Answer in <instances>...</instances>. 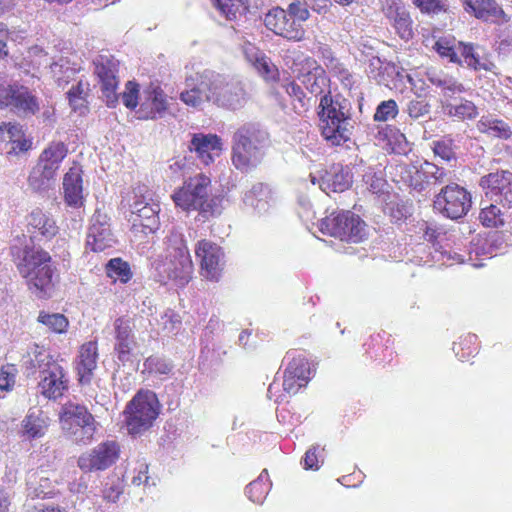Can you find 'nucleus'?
Listing matches in <instances>:
<instances>
[{"label": "nucleus", "instance_id": "nucleus-60", "mask_svg": "<svg viewBox=\"0 0 512 512\" xmlns=\"http://www.w3.org/2000/svg\"><path fill=\"white\" fill-rule=\"evenodd\" d=\"M430 111L429 104L423 99L412 100L408 104V114L412 118H419Z\"/></svg>", "mask_w": 512, "mask_h": 512}, {"label": "nucleus", "instance_id": "nucleus-57", "mask_svg": "<svg viewBox=\"0 0 512 512\" xmlns=\"http://www.w3.org/2000/svg\"><path fill=\"white\" fill-rule=\"evenodd\" d=\"M137 218L134 219V222L139 221V225L144 228L153 229V226L157 222V215L152 206L149 204L147 206H143L141 208V212L135 215Z\"/></svg>", "mask_w": 512, "mask_h": 512}, {"label": "nucleus", "instance_id": "nucleus-35", "mask_svg": "<svg viewBox=\"0 0 512 512\" xmlns=\"http://www.w3.org/2000/svg\"><path fill=\"white\" fill-rule=\"evenodd\" d=\"M245 89L239 85L216 90L215 103L232 110L241 108L247 102Z\"/></svg>", "mask_w": 512, "mask_h": 512}, {"label": "nucleus", "instance_id": "nucleus-4", "mask_svg": "<svg viewBox=\"0 0 512 512\" xmlns=\"http://www.w3.org/2000/svg\"><path fill=\"white\" fill-rule=\"evenodd\" d=\"M33 366L38 369L40 394L48 400L61 399L69 390V377L58 357L35 345Z\"/></svg>", "mask_w": 512, "mask_h": 512}, {"label": "nucleus", "instance_id": "nucleus-58", "mask_svg": "<svg viewBox=\"0 0 512 512\" xmlns=\"http://www.w3.org/2000/svg\"><path fill=\"white\" fill-rule=\"evenodd\" d=\"M425 168L428 170L426 173L429 176L430 182L433 180L435 184H442L450 179V172L432 162L425 161Z\"/></svg>", "mask_w": 512, "mask_h": 512}, {"label": "nucleus", "instance_id": "nucleus-59", "mask_svg": "<svg viewBox=\"0 0 512 512\" xmlns=\"http://www.w3.org/2000/svg\"><path fill=\"white\" fill-rule=\"evenodd\" d=\"M7 133V141L9 143L14 142V140L21 138L22 134L24 133L23 127L18 123H6L3 122L0 124V135H3L4 133Z\"/></svg>", "mask_w": 512, "mask_h": 512}, {"label": "nucleus", "instance_id": "nucleus-13", "mask_svg": "<svg viewBox=\"0 0 512 512\" xmlns=\"http://www.w3.org/2000/svg\"><path fill=\"white\" fill-rule=\"evenodd\" d=\"M93 65L106 105L116 107L119 101V60L108 52H102L93 60Z\"/></svg>", "mask_w": 512, "mask_h": 512}, {"label": "nucleus", "instance_id": "nucleus-12", "mask_svg": "<svg viewBox=\"0 0 512 512\" xmlns=\"http://www.w3.org/2000/svg\"><path fill=\"white\" fill-rule=\"evenodd\" d=\"M194 253L199 264L200 276L208 282H219L226 267L224 248L218 243L204 238L196 242Z\"/></svg>", "mask_w": 512, "mask_h": 512}, {"label": "nucleus", "instance_id": "nucleus-61", "mask_svg": "<svg viewBox=\"0 0 512 512\" xmlns=\"http://www.w3.org/2000/svg\"><path fill=\"white\" fill-rule=\"evenodd\" d=\"M13 89L14 83H7L5 77L0 74V109L9 107V101L11 99Z\"/></svg>", "mask_w": 512, "mask_h": 512}, {"label": "nucleus", "instance_id": "nucleus-42", "mask_svg": "<svg viewBox=\"0 0 512 512\" xmlns=\"http://www.w3.org/2000/svg\"><path fill=\"white\" fill-rule=\"evenodd\" d=\"M105 271L109 278L119 280L123 284L128 283L133 276L129 263L120 257L110 259Z\"/></svg>", "mask_w": 512, "mask_h": 512}, {"label": "nucleus", "instance_id": "nucleus-34", "mask_svg": "<svg viewBox=\"0 0 512 512\" xmlns=\"http://www.w3.org/2000/svg\"><path fill=\"white\" fill-rule=\"evenodd\" d=\"M244 53L247 60L255 67L258 73L266 80H275L278 71L270 64L269 59L258 48L252 44L244 47Z\"/></svg>", "mask_w": 512, "mask_h": 512}, {"label": "nucleus", "instance_id": "nucleus-17", "mask_svg": "<svg viewBox=\"0 0 512 512\" xmlns=\"http://www.w3.org/2000/svg\"><path fill=\"white\" fill-rule=\"evenodd\" d=\"M264 25L274 34L291 41H302L306 31L303 26L291 20L287 10L281 7H273L264 17Z\"/></svg>", "mask_w": 512, "mask_h": 512}, {"label": "nucleus", "instance_id": "nucleus-62", "mask_svg": "<svg viewBox=\"0 0 512 512\" xmlns=\"http://www.w3.org/2000/svg\"><path fill=\"white\" fill-rule=\"evenodd\" d=\"M25 512H68L64 507L56 504L35 503L25 504Z\"/></svg>", "mask_w": 512, "mask_h": 512}, {"label": "nucleus", "instance_id": "nucleus-10", "mask_svg": "<svg viewBox=\"0 0 512 512\" xmlns=\"http://www.w3.org/2000/svg\"><path fill=\"white\" fill-rule=\"evenodd\" d=\"M159 276L171 280L178 287L186 286L192 279L194 265L184 241L167 249L165 259L156 266Z\"/></svg>", "mask_w": 512, "mask_h": 512}, {"label": "nucleus", "instance_id": "nucleus-16", "mask_svg": "<svg viewBox=\"0 0 512 512\" xmlns=\"http://www.w3.org/2000/svg\"><path fill=\"white\" fill-rule=\"evenodd\" d=\"M170 103L167 94L159 83L151 82L142 92L139 108L136 110L140 120H156L165 115Z\"/></svg>", "mask_w": 512, "mask_h": 512}, {"label": "nucleus", "instance_id": "nucleus-5", "mask_svg": "<svg viewBox=\"0 0 512 512\" xmlns=\"http://www.w3.org/2000/svg\"><path fill=\"white\" fill-rule=\"evenodd\" d=\"M317 113L321 135L327 142L338 146L350 139L348 111L330 93L321 97Z\"/></svg>", "mask_w": 512, "mask_h": 512}, {"label": "nucleus", "instance_id": "nucleus-38", "mask_svg": "<svg viewBox=\"0 0 512 512\" xmlns=\"http://www.w3.org/2000/svg\"><path fill=\"white\" fill-rule=\"evenodd\" d=\"M28 225L46 238H52L58 233L55 220L40 208L32 210L29 214Z\"/></svg>", "mask_w": 512, "mask_h": 512}, {"label": "nucleus", "instance_id": "nucleus-14", "mask_svg": "<svg viewBox=\"0 0 512 512\" xmlns=\"http://www.w3.org/2000/svg\"><path fill=\"white\" fill-rule=\"evenodd\" d=\"M121 447L115 440L99 443L91 451L78 458V467L84 472L104 471L120 458Z\"/></svg>", "mask_w": 512, "mask_h": 512}, {"label": "nucleus", "instance_id": "nucleus-36", "mask_svg": "<svg viewBox=\"0 0 512 512\" xmlns=\"http://www.w3.org/2000/svg\"><path fill=\"white\" fill-rule=\"evenodd\" d=\"M428 170L425 168V161L419 165H405L401 167V173L403 174V180L407 185L414 190L423 191L431 183L428 174Z\"/></svg>", "mask_w": 512, "mask_h": 512}, {"label": "nucleus", "instance_id": "nucleus-47", "mask_svg": "<svg viewBox=\"0 0 512 512\" xmlns=\"http://www.w3.org/2000/svg\"><path fill=\"white\" fill-rule=\"evenodd\" d=\"M172 369L173 365L170 362L164 358L152 355L145 359L142 373L148 376H162L170 374Z\"/></svg>", "mask_w": 512, "mask_h": 512}, {"label": "nucleus", "instance_id": "nucleus-28", "mask_svg": "<svg viewBox=\"0 0 512 512\" xmlns=\"http://www.w3.org/2000/svg\"><path fill=\"white\" fill-rule=\"evenodd\" d=\"M374 142L376 146L388 153H402L407 144L406 137L400 129L388 124L377 127Z\"/></svg>", "mask_w": 512, "mask_h": 512}, {"label": "nucleus", "instance_id": "nucleus-37", "mask_svg": "<svg viewBox=\"0 0 512 512\" xmlns=\"http://www.w3.org/2000/svg\"><path fill=\"white\" fill-rule=\"evenodd\" d=\"M459 42L460 41H457L452 35L440 36L435 40L432 49L440 58L447 59L453 64L462 65L461 57L458 54Z\"/></svg>", "mask_w": 512, "mask_h": 512}, {"label": "nucleus", "instance_id": "nucleus-11", "mask_svg": "<svg viewBox=\"0 0 512 512\" xmlns=\"http://www.w3.org/2000/svg\"><path fill=\"white\" fill-rule=\"evenodd\" d=\"M471 206V193L457 183H450L442 187L433 200L434 209L452 220L466 216Z\"/></svg>", "mask_w": 512, "mask_h": 512}, {"label": "nucleus", "instance_id": "nucleus-33", "mask_svg": "<svg viewBox=\"0 0 512 512\" xmlns=\"http://www.w3.org/2000/svg\"><path fill=\"white\" fill-rule=\"evenodd\" d=\"M306 61L311 70L301 74L299 80L311 94L315 96L320 95L324 92L328 83L326 72L322 67L317 65L315 60L308 58Z\"/></svg>", "mask_w": 512, "mask_h": 512}, {"label": "nucleus", "instance_id": "nucleus-15", "mask_svg": "<svg viewBox=\"0 0 512 512\" xmlns=\"http://www.w3.org/2000/svg\"><path fill=\"white\" fill-rule=\"evenodd\" d=\"M186 89L180 93V100L187 106L200 108L206 101L215 103L216 90L219 89L216 81L208 74H196L186 78Z\"/></svg>", "mask_w": 512, "mask_h": 512}, {"label": "nucleus", "instance_id": "nucleus-64", "mask_svg": "<svg viewBox=\"0 0 512 512\" xmlns=\"http://www.w3.org/2000/svg\"><path fill=\"white\" fill-rule=\"evenodd\" d=\"M10 32L8 28L0 22V58L4 59L8 57L9 50L7 46V41L9 39Z\"/></svg>", "mask_w": 512, "mask_h": 512}, {"label": "nucleus", "instance_id": "nucleus-23", "mask_svg": "<svg viewBox=\"0 0 512 512\" xmlns=\"http://www.w3.org/2000/svg\"><path fill=\"white\" fill-rule=\"evenodd\" d=\"M98 356L97 341H88L79 347L75 363L79 384L88 385L91 383L94 370L97 368Z\"/></svg>", "mask_w": 512, "mask_h": 512}, {"label": "nucleus", "instance_id": "nucleus-30", "mask_svg": "<svg viewBox=\"0 0 512 512\" xmlns=\"http://www.w3.org/2000/svg\"><path fill=\"white\" fill-rule=\"evenodd\" d=\"M50 424L51 419L42 409H29L22 420V436L29 440L42 438Z\"/></svg>", "mask_w": 512, "mask_h": 512}, {"label": "nucleus", "instance_id": "nucleus-44", "mask_svg": "<svg viewBox=\"0 0 512 512\" xmlns=\"http://www.w3.org/2000/svg\"><path fill=\"white\" fill-rule=\"evenodd\" d=\"M478 350L479 342L478 337L475 334L461 336L457 342L453 343V351L462 361L476 355Z\"/></svg>", "mask_w": 512, "mask_h": 512}, {"label": "nucleus", "instance_id": "nucleus-49", "mask_svg": "<svg viewBox=\"0 0 512 512\" xmlns=\"http://www.w3.org/2000/svg\"><path fill=\"white\" fill-rule=\"evenodd\" d=\"M479 220L487 228H498L504 225L503 214L500 208L494 204L481 209Z\"/></svg>", "mask_w": 512, "mask_h": 512}, {"label": "nucleus", "instance_id": "nucleus-55", "mask_svg": "<svg viewBox=\"0 0 512 512\" xmlns=\"http://www.w3.org/2000/svg\"><path fill=\"white\" fill-rule=\"evenodd\" d=\"M123 493V486L119 479L107 481L102 491L103 499L110 503H116Z\"/></svg>", "mask_w": 512, "mask_h": 512}, {"label": "nucleus", "instance_id": "nucleus-40", "mask_svg": "<svg viewBox=\"0 0 512 512\" xmlns=\"http://www.w3.org/2000/svg\"><path fill=\"white\" fill-rule=\"evenodd\" d=\"M478 130L482 133L491 134L501 139H509L512 136L510 126L501 119L482 117L477 123Z\"/></svg>", "mask_w": 512, "mask_h": 512}, {"label": "nucleus", "instance_id": "nucleus-3", "mask_svg": "<svg viewBox=\"0 0 512 512\" xmlns=\"http://www.w3.org/2000/svg\"><path fill=\"white\" fill-rule=\"evenodd\" d=\"M267 134L255 125L240 127L233 136L231 161L233 166L244 173L260 165L265 156Z\"/></svg>", "mask_w": 512, "mask_h": 512}, {"label": "nucleus", "instance_id": "nucleus-24", "mask_svg": "<svg viewBox=\"0 0 512 512\" xmlns=\"http://www.w3.org/2000/svg\"><path fill=\"white\" fill-rule=\"evenodd\" d=\"M115 345L114 351L119 361L125 363L130 361L132 352L136 346L135 337L128 317H118L114 321Z\"/></svg>", "mask_w": 512, "mask_h": 512}, {"label": "nucleus", "instance_id": "nucleus-31", "mask_svg": "<svg viewBox=\"0 0 512 512\" xmlns=\"http://www.w3.org/2000/svg\"><path fill=\"white\" fill-rule=\"evenodd\" d=\"M352 184L350 172L341 165H333L320 181V188L327 194L331 192H343Z\"/></svg>", "mask_w": 512, "mask_h": 512}, {"label": "nucleus", "instance_id": "nucleus-56", "mask_svg": "<svg viewBox=\"0 0 512 512\" xmlns=\"http://www.w3.org/2000/svg\"><path fill=\"white\" fill-rule=\"evenodd\" d=\"M412 2L424 14H439L446 11L443 0H412Z\"/></svg>", "mask_w": 512, "mask_h": 512}, {"label": "nucleus", "instance_id": "nucleus-26", "mask_svg": "<svg viewBox=\"0 0 512 512\" xmlns=\"http://www.w3.org/2000/svg\"><path fill=\"white\" fill-rule=\"evenodd\" d=\"M116 243L110 225L105 221H100L99 217H93L89 226L85 248L91 252L99 253L111 248Z\"/></svg>", "mask_w": 512, "mask_h": 512}, {"label": "nucleus", "instance_id": "nucleus-54", "mask_svg": "<svg viewBox=\"0 0 512 512\" xmlns=\"http://www.w3.org/2000/svg\"><path fill=\"white\" fill-rule=\"evenodd\" d=\"M287 12L291 20H296L300 23L305 22L310 17V12L306 2L295 0L288 5Z\"/></svg>", "mask_w": 512, "mask_h": 512}, {"label": "nucleus", "instance_id": "nucleus-39", "mask_svg": "<svg viewBox=\"0 0 512 512\" xmlns=\"http://www.w3.org/2000/svg\"><path fill=\"white\" fill-rule=\"evenodd\" d=\"M37 322L44 325L49 332L54 334H65L69 328L68 318L61 313H49L41 310Z\"/></svg>", "mask_w": 512, "mask_h": 512}, {"label": "nucleus", "instance_id": "nucleus-9", "mask_svg": "<svg viewBox=\"0 0 512 512\" xmlns=\"http://www.w3.org/2000/svg\"><path fill=\"white\" fill-rule=\"evenodd\" d=\"M68 155V147L62 141H52L41 152L36 166L28 177L29 186L35 191L50 188L56 180L62 161Z\"/></svg>", "mask_w": 512, "mask_h": 512}, {"label": "nucleus", "instance_id": "nucleus-8", "mask_svg": "<svg viewBox=\"0 0 512 512\" xmlns=\"http://www.w3.org/2000/svg\"><path fill=\"white\" fill-rule=\"evenodd\" d=\"M324 235L347 243H359L366 237V223L350 210L333 211L319 221Z\"/></svg>", "mask_w": 512, "mask_h": 512}, {"label": "nucleus", "instance_id": "nucleus-19", "mask_svg": "<svg viewBox=\"0 0 512 512\" xmlns=\"http://www.w3.org/2000/svg\"><path fill=\"white\" fill-rule=\"evenodd\" d=\"M464 11L476 19L495 25L510 21L509 15L496 0H462Z\"/></svg>", "mask_w": 512, "mask_h": 512}, {"label": "nucleus", "instance_id": "nucleus-48", "mask_svg": "<svg viewBox=\"0 0 512 512\" xmlns=\"http://www.w3.org/2000/svg\"><path fill=\"white\" fill-rule=\"evenodd\" d=\"M123 105L129 110H136L140 105V85L135 80H129L125 83L124 91L119 94Z\"/></svg>", "mask_w": 512, "mask_h": 512}, {"label": "nucleus", "instance_id": "nucleus-41", "mask_svg": "<svg viewBox=\"0 0 512 512\" xmlns=\"http://www.w3.org/2000/svg\"><path fill=\"white\" fill-rule=\"evenodd\" d=\"M285 91L291 99L295 113L302 115L308 111L311 106V98L306 96L300 85L291 81L285 85Z\"/></svg>", "mask_w": 512, "mask_h": 512}, {"label": "nucleus", "instance_id": "nucleus-1", "mask_svg": "<svg viewBox=\"0 0 512 512\" xmlns=\"http://www.w3.org/2000/svg\"><path fill=\"white\" fill-rule=\"evenodd\" d=\"M12 261L24 279L27 290L37 299L47 300L55 290L56 267L52 256L42 247H11Z\"/></svg>", "mask_w": 512, "mask_h": 512}, {"label": "nucleus", "instance_id": "nucleus-18", "mask_svg": "<svg viewBox=\"0 0 512 512\" xmlns=\"http://www.w3.org/2000/svg\"><path fill=\"white\" fill-rule=\"evenodd\" d=\"M480 186L495 202L512 207V172L500 170L483 176Z\"/></svg>", "mask_w": 512, "mask_h": 512}, {"label": "nucleus", "instance_id": "nucleus-46", "mask_svg": "<svg viewBox=\"0 0 512 512\" xmlns=\"http://www.w3.org/2000/svg\"><path fill=\"white\" fill-rule=\"evenodd\" d=\"M458 49L460 57L464 59L466 65L475 70L490 71L492 64L481 63L478 54L475 52L474 45L472 43L459 42Z\"/></svg>", "mask_w": 512, "mask_h": 512}, {"label": "nucleus", "instance_id": "nucleus-63", "mask_svg": "<svg viewBox=\"0 0 512 512\" xmlns=\"http://www.w3.org/2000/svg\"><path fill=\"white\" fill-rule=\"evenodd\" d=\"M316 451L317 449L315 447H312L306 451L303 460L305 469L317 470L319 468V460Z\"/></svg>", "mask_w": 512, "mask_h": 512}, {"label": "nucleus", "instance_id": "nucleus-22", "mask_svg": "<svg viewBox=\"0 0 512 512\" xmlns=\"http://www.w3.org/2000/svg\"><path fill=\"white\" fill-rule=\"evenodd\" d=\"M222 140L216 134L195 133L190 141L189 150L194 151L200 162L206 166L214 162L222 152Z\"/></svg>", "mask_w": 512, "mask_h": 512}, {"label": "nucleus", "instance_id": "nucleus-25", "mask_svg": "<svg viewBox=\"0 0 512 512\" xmlns=\"http://www.w3.org/2000/svg\"><path fill=\"white\" fill-rule=\"evenodd\" d=\"M65 203L74 208L84 205L83 170L79 163L74 162L63 177Z\"/></svg>", "mask_w": 512, "mask_h": 512}, {"label": "nucleus", "instance_id": "nucleus-51", "mask_svg": "<svg viewBox=\"0 0 512 512\" xmlns=\"http://www.w3.org/2000/svg\"><path fill=\"white\" fill-rule=\"evenodd\" d=\"M399 113V108L395 100L389 99L379 103L373 115L376 122H386L394 119Z\"/></svg>", "mask_w": 512, "mask_h": 512}, {"label": "nucleus", "instance_id": "nucleus-7", "mask_svg": "<svg viewBox=\"0 0 512 512\" xmlns=\"http://www.w3.org/2000/svg\"><path fill=\"white\" fill-rule=\"evenodd\" d=\"M160 413V403L150 390H139L127 403L124 410L125 424L129 434L138 435L148 430Z\"/></svg>", "mask_w": 512, "mask_h": 512}, {"label": "nucleus", "instance_id": "nucleus-53", "mask_svg": "<svg viewBox=\"0 0 512 512\" xmlns=\"http://www.w3.org/2000/svg\"><path fill=\"white\" fill-rule=\"evenodd\" d=\"M433 152L444 161L456 159L452 139H441L433 142Z\"/></svg>", "mask_w": 512, "mask_h": 512}, {"label": "nucleus", "instance_id": "nucleus-43", "mask_svg": "<svg viewBox=\"0 0 512 512\" xmlns=\"http://www.w3.org/2000/svg\"><path fill=\"white\" fill-rule=\"evenodd\" d=\"M216 7L228 20H235L249 10V0H216Z\"/></svg>", "mask_w": 512, "mask_h": 512}, {"label": "nucleus", "instance_id": "nucleus-32", "mask_svg": "<svg viewBox=\"0 0 512 512\" xmlns=\"http://www.w3.org/2000/svg\"><path fill=\"white\" fill-rule=\"evenodd\" d=\"M90 83L87 80L80 79L72 85L67 91V99L71 109L84 116L89 112Z\"/></svg>", "mask_w": 512, "mask_h": 512}, {"label": "nucleus", "instance_id": "nucleus-50", "mask_svg": "<svg viewBox=\"0 0 512 512\" xmlns=\"http://www.w3.org/2000/svg\"><path fill=\"white\" fill-rule=\"evenodd\" d=\"M448 109L449 115L462 121L472 120L478 116V109L476 105L469 100H464L457 105H451Z\"/></svg>", "mask_w": 512, "mask_h": 512}, {"label": "nucleus", "instance_id": "nucleus-29", "mask_svg": "<svg viewBox=\"0 0 512 512\" xmlns=\"http://www.w3.org/2000/svg\"><path fill=\"white\" fill-rule=\"evenodd\" d=\"M389 339H385V332H374L365 338L363 342L364 355L378 364L390 363L393 359V350L387 345Z\"/></svg>", "mask_w": 512, "mask_h": 512}, {"label": "nucleus", "instance_id": "nucleus-21", "mask_svg": "<svg viewBox=\"0 0 512 512\" xmlns=\"http://www.w3.org/2000/svg\"><path fill=\"white\" fill-rule=\"evenodd\" d=\"M382 11L400 38L410 40L413 37L412 20L401 0H386Z\"/></svg>", "mask_w": 512, "mask_h": 512}, {"label": "nucleus", "instance_id": "nucleus-2", "mask_svg": "<svg viewBox=\"0 0 512 512\" xmlns=\"http://www.w3.org/2000/svg\"><path fill=\"white\" fill-rule=\"evenodd\" d=\"M212 181L204 173L187 178L174 190L171 198L175 206L184 212L197 211L204 218L218 212L217 198L211 195Z\"/></svg>", "mask_w": 512, "mask_h": 512}, {"label": "nucleus", "instance_id": "nucleus-52", "mask_svg": "<svg viewBox=\"0 0 512 512\" xmlns=\"http://www.w3.org/2000/svg\"><path fill=\"white\" fill-rule=\"evenodd\" d=\"M18 369L15 364L7 363L0 368V390L11 391L16 383Z\"/></svg>", "mask_w": 512, "mask_h": 512}, {"label": "nucleus", "instance_id": "nucleus-45", "mask_svg": "<svg viewBox=\"0 0 512 512\" xmlns=\"http://www.w3.org/2000/svg\"><path fill=\"white\" fill-rule=\"evenodd\" d=\"M267 478V470H263L256 480L247 485L245 492L252 502L259 504L265 500L269 490Z\"/></svg>", "mask_w": 512, "mask_h": 512}, {"label": "nucleus", "instance_id": "nucleus-20", "mask_svg": "<svg viewBox=\"0 0 512 512\" xmlns=\"http://www.w3.org/2000/svg\"><path fill=\"white\" fill-rule=\"evenodd\" d=\"M310 365L304 357H295L287 365L283 376V389L290 395H295L305 387L310 380Z\"/></svg>", "mask_w": 512, "mask_h": 512}, {"label": "nucleus", "instance_id": "nucleus-6", "mask_svg": "<svg viewBox=\"0 0 512 512\" xmlns=\"http://www.w3.org/2000/svg\"><path fill=\"white\" fill-rule=\"evenodd\" d=\"M62 430L77 444L91 443L98 430V423L85 405L67 401L59 411Z\"/></svg>", "mask_w": 512, "mask_h": 512}, {"label": "nucleus", "instance_id": "nucleus-27", "mask_svg": "<svg viewBox=\"0 0 512 512\" xmlns=\"http://www.w3.org/2000/svg\"><path fill=\"white\" fill-rule=\"evenodd\" d=\"M9 107L23 116L35 115L40 110L38 98L25 85L14 82Z\"/></svg>", "mask_w": 512, "mask_h": 512}]
</instances>
